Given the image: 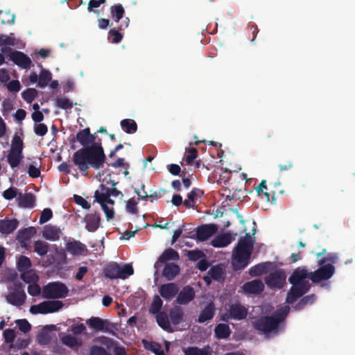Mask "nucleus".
<instances>
[{"instance_id":"nucleus-56","label":"nucleus","mask_w":355,"mask_h":355,"mask_svg":"<svg viewBox=\"0 0 355 355\" xmlns=\"http://www.w3.org/2000/svg\"><path fill=\"white\" fill-rule=\"evenodd\" d=\"M315 300V297L313 295L306 296L301 300L300 302L296 306V309H300L306 304H311Z\"/></svg>"},{"instance_id":"nucleus-34","label":"nucleus","mask_w":355,"mask_h":355,"mask_svg":"<svg viewBox=\"0 0 355 355\" xmlns=\"http://www.w3.org/2000/svg\"><path fill=\"white\" fill-rule=\"evenodd\" d=\"M51 73L47 70L42 69L39 75L37 86L40 88H44L51 82Z\"/></svg>"},{"instance_id":"nucleus-1","label":"nucleus","mask_w":355,"mask_h":355,"mask_svg":"<svg viewBox=\"0 0 355 355\" xmlns=\"http://www.w3.org/2000/svg\"><path fill=\"white\" fill-rule=\"evenodd\" d=\"M77 141L85 148L78 150L73 156V163L82 172H86L91 166L95 169L101 168L105 162V155L101 144L96 143V137L90 134L87 128L77 133Z\"/></svg>"},{"instance_id":"nucleus-47","label":"nucleus","mask_w":355,"mask_h":355,"mask_svg":"<svg viewBox=\"0 0 355 355\" xmlns=\"http://www.w3.org/2000/svg\"><path fill=\"white\" fill-rule=\"evenodd\" d=\"M0 44L4 45H15V38L13 33H10L9 35H1L0 37Z\"/></svg>"},{"instance_id":"nucleus-31","label":"nucleus","mask_w":355,"mask_h":355,"mask_svg":"<svg viewBox=\"0 0 355 355\" xmlns=\"http://www.w3.org/2000/svg\"><path fill=\"white\" fill-rule=\"evenodd\" d=\"M214 305L212 303L206 306L198 317V322H204L207 320H211L214 315Z\"/></svg>"},{"instance_id":"nucleus-14","label":"nucleus","mask_w":355,"mask_h":355,"mask_svg":"<svg viewBox=\"0 0 355 355\" xmlns=\"http://www.w3.org/2000/svg\"><path fill=\"white\" fill-rule=\"evenodd\" d=\"M10 58L17 65L23 69H28L31 67V60L22 52L12 51L10 53Z\"/></svg>"},{"instance_id":"nucleus-44","label":"nucleus","mask_w":355,"mask_h":355,"mask_svg":"<svg viewBox=\"0 0 355 355\" xmlns=\"http://www.w3.org/2000/svg\"><path fill=\"white\" fill-rule=\"evenodd\" d=\"M163 302L161 298L158 295H155L153 297L151 306L150 307L149 311L153 314H157L161 313L160 310L162 309Z\"/></svg>"},{"instance_id":"nucleus-46","label":"nucleus","mask_w":355,"mask_h":355,"mask_svg":"<svg viewBox=\"0 0 355 355\" xmlns=\"http://www.w3.org/2000/svg\"><path fill=\"white\" fill-rule=\"evenodd\" d=\"M0 19L3 24H13L15 19V15L10 12H1Z\"/></svg>"},{"instance_id":"nucleus-48","label":"nucleus","mask_w":355,"mask_h":355,"mask_svg":"<svg viewBox=\"0 0 355 355\" xmlns=\"http://www.w3.org/2000/svg\"><path fill=\"white\" fill-rule=\"evenodd\" d=\"M53 216V213L51 209L49 208L44 209L40 215V223L44 224L46 222H48Z\"/></svg>"},{"instance_id":"nucleus-43","label":"nucleus","mask_w":355,"mask_h":355,"mask_svg":"<svg viewBox=\"0 0 355 355\" xmlns=\"http://www.w3.org/2000/svg\"><path fill=\"white\" fill-rule=\"evenodd\" d=\"M37 96V91L34 88H28L21 93L22 98L27 103H31Z\"/></svg>"},{"instance_id":"nucleus-26","label":"nucleus","mask_w":355,"mask_h":355,"mask_svg":"<svg viewBox=\"0 0 355 355\" xmlns=\"http://www.w3.org/2000/svg\"><path fill=\"white\" fill-rule=\"evenodd\" d=\"M271 263L265 262L255 265L249 270L251 276H259L268 272Z\"/></svg>"},{"instance_id":"nucleus-11","label":"nucleus","mask_w":355,"mask_h":355,"mask_svg":"<svg viewBox=\"0 0 355 355\" xmlns=\"http://www.w3.org/2000/svg\"><path fill=\"white\" fill-rule=\"evenodd\" d=\"M6 297L8 303L19 306L24 304L26 296L22 286L17 285Z\"/></svg>"},{"instance_id":"nucleus-33","label":"nucleus","mask_w":355,"mask_h":355,"mask_svg":"<svg viewBox=\"0 0 355 355\" xmlns=\"http://www.w3.org/2000/svg\"><path fill=\"white\" fill-rule=\"evenodd\" d=\"M179 259L178 253L173 249L166 250L159 257L158 261L162 263H166L168 261H176Z\"/></svg>"},{"instance_id":"nucleus-20","label":"nucleus","mask_w":355,"mask_h":355,"mask_svg":"<svg viewBox=\"0 0 355 355\" xmlns=\"http://www.w3.org/2000/svg\"><path fill=\"white\" fill-rule=\"evenodd\" d=\"M61 235L62 230L59 227L53 225H46L42 232V237L51 241L59 240Z\"/></svg>"},{"instance_id":"nucleus-60","label":"nucleus","mask_w":355,"mask_h":355,"mask_svg":"<svg viewBox=\"0 0 355 355\" xmlns=\"http://www.w3.org/2000/svg\"><path fill=\"white\" fill-rule=\"evenodd\" d=\"M17 324L19 329L24 333L28 332L31 329L30 323L26 320H19L17 321Z\"/></svg>"},{"instance_id":"nucleus-57","label":"nucleus","mask_w":355,"mask_h":355,"mask_svg":"<svg viewBox=\"0 0 355 355\" xmlns=\"http://www.w3.org/2000/svg\"><path fill=\"white\" fill-rule=\"evenodd\" d=\"M3 338L8 343H12L15 338V334L13 329H7L3 331Z\"/></svg>"},{"instance_id":"nucleus-59","label":"nucleus","mask_w":355,"mask_h":355,"mask_svg":"<svg viewBox=\"0 0 355 355\" xmlns=\"http://www.w3.org/2000/svg\"><path fill=\"white\" fill-rule=\"evenodd\" d=\"M122 37V35L114 29H111L109 31V38L112 40L113 43H119Z\"/></svg>"},{"instance_id":"nucleus-35","label":"nucleus","mask_w":355,"mask_h":355,"mask_svg":"<svg viewBox=\"0 0 355 355\" xmlns=\"http://www.w3.org/2000/svg\"><path fill=\"white\" fill-rule=\"evenodd\" d=\"M215 334L218 338H226L230 334V329L226 324H219L215 328Z\"/></svg>"},{"instance_id":"nucleus-2","label":"nucleus","mask_w":355,"mask_h":355,"mask_svg":"<svg viewBox=\"0 0 355 355\" xmlns=\"http://www.w3.org/2000/svg\"><path fill=\"white\" fill-rule=\"evenodd\" d=\"M314 272H309L305 268H297L289 277V282L293 284L287 295L286 302L293 303L297 298L306 293L310 288L309 280L318 283L322 280L330 279L335 272V268L331 263L320 265Z\"/></svg>"},{"instance_id":"nucleus-10","label":"nucleus","mask_w":355,"mask_h":355,"mask_svg":"<svg viewBox=\"0 0 355 355\" xmlns=\"http://www.w3.org/2000/svg\"><path fill=\"white\" fill-rule=\"evenodd\" d=\"M248 313L247 309L240 304L236 303L230 305L228 313L223 314L221 320L227 321L229 319L242 320Z\"/></svg>"},{"instance_id":"nucleus-27","label":"nucleus","mask_w":355,"mask_h":355,"mask_svg":"<svg viewBox=\"0 0 355 355\" xmlns=\"http://www.w3.org/2000/svg\"><path fill=\"white\" fill-rule=\"evenodd\" d=\"M179 272L180 268L178 265L175 263H168L164 268L163 276L167 280H172L179 273Z\"/></svg>"},{"instance_id":"nucleus-63","label":"nucleus","mask_w":355,"mask_h":355,"mask_svg":"<svg viewBox=\"0 0 355 355\" xmlns=\"http://www.w3.org/2000/svg\"><path fill=\"white\" fill-rule=\"evenodd\" d=\"M187 256L189 260L197 261L203 256V253L200 250H191L188 252Z\"/></svg>"},{"instance_id":"nucleus-39","label":"nucleus","mask_w":355,"mask_h":355,"mask_svg":"<svg viewBox=\"0 0 355 355\" xmlns=\"http://www.w3.org/2000/svg\"><path fill=\"white\" fill-rule=\"evenodd\" d=\"M156 320L158 324L165 330L171 329V324L168 318V315L164 312H161L156 314Z\"/></svg>"},{"instance_id":"nucleus-22","label":"nucleus","mask_w":355,"mask_h":355,"mask_svg":"<svg viewBox=\"0 0 355 355\" xmlns=\"http://www.w3.org/2000/svg\"><path fill=\"white\" fill-rule=\"evenodd\" d=\"M243 289L247 293L258 294L263 291L264 284L261 280L254 279L244 284Z\"/></svg>"},{"instance_id":"nucleus-64","label":"nucleus","mask_w":355,"mask_h":355,"mask_svg":"<svg viewBox=\"0 0 355 355\" xmlns=\"http://www.w3.org/2000/svg\"><path fill=\"white\" fill-rule=\"evenodd\" d=\"M90 355H111L105 349L98 346H94L90 349Z\"/></svg>"},{"instance_id":"nucleus-5","label":"nucleus","mask_w":355,"mask_h":355,"mask_svg":"<svg viewBox=\"0 0 355 355\" xmlns=\"http://www.w3.org/2000/svg\"><path fill=\"white\" fill-rule=\"evenodd\" d=\"M119 194L121 192L116 189H110L103 184L101 185L99 190L95 191V201L101 205L107 220L112 219L114 216V201L110 198V196L117 197Z\"/></svg>"},{"instance_id":"nucleus-21","label":"nucleus","mask_w":355,"mask_h":355,"mask_svg":"<svg viewBox=\"0 0 355 355\" xmlns=\"http://www.w3.org/2000/svg\"><path fill=\"white\" fill-rule=\"evenodd\" d=\"M85 228L87 231L94 232L99 227L100 216L97 213L87 214L85 217Z\"/></svg>"},{"instance_id":"nucleus-53","label":"nucleus","mask_w":355,"mask_h":355,"mask_svg":"<svg viewBox=\"0 0 355 355\" xmlns=\"http://www.w3.org/2000/svg\"><path fill=\"white\" fill-rule=\"evenodd\" d=\"M48 131V128L44 123H37L34 126L35 133L40 137L44 136Z\"/></svg>"},{"instance_id":"nucleus-4","label":"nucleus","mask_w":355,"mask_h":355,"mask_svg":"<svg viewBox=\"0 0 355 355\" xmlns=\"http://www.w3.org/2000/svg\"><path fill=\"white\" fill-rule=\"evenodd\" d=\"M289 311L290 307L284 306L279 309L272 316L262 317L257 320L254 327L266 335L270 333L277 334L280 323L284 320Z\"/></svg>"},{"instance_id":"nucleus-62","label":"nucleus","mask_w":355,"mask_h":355,"mask_svg":"<svg viewBox=\"0 0 355 355\" xmlns=\"http://www.w3.org/2000/svg\"><path fill=\"white\" fill-rule=\"evenodd\" d=\"M28 173L30 177L36 178L40 177L41 172L40 169L37 166L31 164L28 166Z\"/></svg>"},{"instance_id":"nucleus-12","label":"nucleus","mask_w":355,"mask_h":355,"mask_svg":"<svg viewBox=\"0 0 355 355\" xmlns=\"http://www.w3.org/2000/svg\"><path fill=\"white\" fill-rule=\"evenodd\" d=\"M286 278L284 271L276 270L267 277L266 283L270 288H282L285 284Z\"/></svg>"},{"instance_id":"nucleus-42","label":"nucleus","mask_w":355,"mask_h":355,"mask_svg":"<svg viewBox=\"0 0 355 355\" xmlns=\"http://www.w3.org/2000/svg\"><path fill=\"white\" fill-rule=\"evenodd\" d=\"M110 12L112 19L118 22L123 17L124 9L121 4H117L111 7Z\"/></svg>"},{"instance_id":"nucleus-13","label":"nucleus","mask_w":355,"mask_h":355,"mask_svg":"<svg viewBox=\"0 0 355 355\" xmlns=\"http://www.w3.org/2000/svg\"><path fill=\"white\" fill-rule=\"evenodd\" d=\"M66 250L73 256L83 255L87 252V248L85 244L79 241L72 240L66 243Z\"/></svg>"},{"instance_id":"nucleus-37","label":"nucleus","mask_w":355,"mask_h":355,"mask_svg":"<svg viewBox=\"0 0 355 355\" xmlns=\"http://www.w3.org/2000/svg\"><path fill=\"white\" fill-rule=\"evenodd\" d=\"M183 311L181 308L175 306L170 311V318L174 324H178L182 322Z\"/></svg>"},{"instance_id":"nucleus-41","label":"nucleus","mask_w":355,"mask_h":355,"mask_svg":"<svg viewBox=\"0 0 355 355\" xmlns=\"http://www.w3.org/2000/svg\"><path fill=\"white\" fill-rule=\"evenodd\" d=\"M21 277L27 284L37 282L39 277L33 270L21 272Z\"/></svg>"},{"instance_id":"nucleus-18","label":"nucleus","mask_w":355,"mask_h":355,"mask_svg":"<svg viewBox=\"0 0 355 355\" xmlns=\"http://www.w3.org/2000/svg\"><path fill=\"white\" fill-rule=\"evenodd\" d=\"M60 339L62 343L72 349L77 350L79 347L83 344L82 340L78 339L76 337L67 334L65 333H60L59 334Z\"/></svg>"},{"instance_id":"nucleus-55","label":"nucleus","mask_w":355,"mask_h":355,"mask_svg":"<svg viewBox=\"0 0 355 355\" xmlns=\"http://www.w3.org/2000/svg\"><path fill=\"white\" fill-rule=\"evenodd\" d=\"M73 199L77 205H80L85 209H89L91 207L89 203L85 198L80 196L74 195Z\"/></svg>"},{"instance_id":"nucleus-38","label":"nucleus","mask_w":355,"mask_h":355,"mask_svg":"<svg viewBox=\"0 0 355 355\" xmlns=\"http://www.w3.org/2000/svg\"><path fill=\"white\" fill-rule=\"evenodd\" d=\"M146 349L150 350L155 355H165L160 344L155 342L143 341Z\"/></svg>"},{"instance_id":"nucleus-30","label":"nucleus","mask_w":355,"mask_h":355,"mask_svg":"<svg viewBox=\"0 0 355 355\" xmlns=\"http://www.w3.org/2000/svg\"><path fill=\"white\" fill-rule=\"evenodd\" d=\"M17 200L19 206L24 208H31L35 204V198L31 193L19 194Z\"/></svg>"},{"instance_id":"nucleus-15","label":"nucleus","mask_w":355,"mask_h":355,"mask_svg":"<svg viewBox=\"0 0 355 355\" xmlns=\"http://www.w3.org/2000/svg\"><path fill=\"white\" fill-rule=\"evenodd\" d=\"M217 231L215 225H205L197 228L196 237L199 241H204L213 236Z\"/></svg>"},{"instance_id":"nucleus-52","label":"nucleus","mask_w":355,"mask_h":355,"mask_svg":"<svg viewBox=\"0 0 355 355\" xmlns=\"http://www.w3.org/2000/svg\"><path fill=\"white\" fill-rule=\"evenodd\" d=\"M18 189L15 187H10L3 193V197L6 200H12L17 197Z\"/></svg>"},{"instance_id":"nucleus-19","label":"nucleus","mask_w":355,"mask_h":355,"mask_svg":"<svg viewBox=\"0 0 355 355\" xmlns=\"http://www.w3.org/2000/svg\"><path fill=\"white\" fill-rule=\"evenodd\" d=\"M202 190L194 188L187 195V198L184 201V205L187 208H193L196 206L199 199L203 196Z\"/></svg>"},{"instance_id":"nucleus-49","label":"nucleus","mask_w":355,"mask_h":355,"mask_svg":"<svg viewBox=\"0 0 355 355\" xmlns=\"http://www.w3.org/2000/svg\"><path fill=\"white\" fill-rule=\"evenodd\" d=\"M51 337L48 332L42 331L37 335L38 343L42 345H47L50 343Z\"/></svg>"},{"instance_id":"nucleus-25","label":"nucleus","mask_w":355,"mask_h":355,"mask_svg":"<svg viewBox=\"0 0 355 355\" xmlns=\"http://www.w3.org/2000/svg\"><path fill=\"white\" fill-rule=\"evenodd\" d=\"M185 355H212L210 347L206 346L200 349L197 347H189L183 349Z\"/></svg>"},{"instance_id":"nucleus-24","label":"nucleus","mask_w":355,"mask_h":355,"mask_svg":"<svg viewBox=\"0 0 355 355\" xmlns=\"http://www.w3.org/2000/svg\"><path fill=\"white\" fill-rule=\"evenodd\" d=\"M18 226V221L16 219L12 220H0V232L2 234H10Z\"/></svg>"},{"instance_id":"nucleus-29","label":"nucleus","mask_w":355,"mask_h":355,"mask_svg":"<svg viewBox=\"0 0 355 355\" xmlns=\"http://www.w3.org/2000/svg\"><path fill=\"white\" fill-rule=\"evenodd\" d=\"M107 323L108 322L107 320H103L98 317H92L87 321V324L89 327L98 331L103 330Z\"/></svg>"},{"instance_id":"nucleus-23","label":"nucleus","mask_w":355,"mask_h":355,"mask_svg":"<svg viewBox=\"0 0 355 355\" xmlns=\"http://www.w3.org/2000/svg\"><path fill=\"white\" fill-rule=\"evenodd\" d=\"M232 241V237L229 233H224L216 236L211 241V245L215 248H224L230 244Z\"/></svg>"},{"instance_id":"nucleus-58","label":"nucleus","mask_w":355,"mask_h":355,"mask_svg":"<svg viewBox=\"0 0 355 355\" xmlns=\"http://www.w3.org/2000/svg\"><path fill=\"white\" fill-rule=\"evenodd\" d=\"M137 202L134 199H130L126 202V210L130 214H137Z\"/></svg>"},{"instance_id":"nucleus-3","label":"nucleus","mask_w":355,"mask_h":355,"mask_svg":"<svg viewBox=\"0 0 355 355\" xmlns=\"http://www.w3.org/2000/svg\"><path fill=\"white\" fill-rule=\"evenodd\" d=\"M254 243V239L249 233L239 239L232 252V265L234 270L243 269L249 264Z\"/></svg>"},{"instance_id":"nucleus-16","label":"nucleus","mask_w":355,"mask_h":355,"mask_svg":"<svg viewBox=\"0 0 355 355\" xmlns=\"http://www.w3.org/2000/svg\"><path fill=\"white\" fill-rule=\"evenodd\" d=\"M179 288L175 283H168L163 284L159 288L161 296L166 300H171L178 293Z\"/></svg>"},{"instance_id":"nucleus-36","label":"nucleus","mask_w":355,"mask_h":355,"mask_svg":"<svg viewBox=\"0 0 355 355\" xmlns=\"http://www.w3.org/2000/svg\"><path fill=\"white\" fill-rule=\"evenodd\" d=\"M121 126L128 134H132L137 131V123L132 119H123L121 121Z\"/></svg>"},{"instance_id":"nucleus-9","label":"nucleus","mask_w":355,"mask_h":355,"mask_svg":"<svg viewBox=\"0 0 355 355\" xmlns=\"http://www.w3.org/2000/svg\"><path fill=\"white\" fill-rule=\"evenodd\" d=\"M63 306L61 301H44L38 304L33 305L30 308L32 314H46L58 311Z\"/></svg>"},{"instance_id":"nucleus-54","label":"nucleus","mask_w":355,"mask_h":355,"mask_svg":"<svg viewBox=\"0 0 355 355\" xmlns=\"http://www.w3.org/2000/svg\"><path fill=\"white\" fill-rule=\"evenodd\" d=\"M57 106L62 109H69L72 107L71 102L67 98H60L56 101Z\"/></svg>"},{"instance_id":"nucleus-32","label":"nucleus","mask_w":355,"mask_h":355,"mask_svg":"<svg viewBox=\"0 0 355 355\" xmlns=\"http://www.w3.org/2000/svg\"><path fill=\"white\" fill-rule=\"evenodd\" d=\"M208 274L213 279L218 282L223 281L225 277L224 269L219 266L212 267Z\"/></svg>"},{"instance_id":"nucleus-28","label":"nucleus","mask_w":355,"mask_h":355,"mask_svg":"<svg viewBox=\"0 0 355 355\" xmlns=\"http://www.w3.org/2000/svg\"><path fill=\"white\" fill-rule=\"evenodd\" d=\"M36 229L34 227H28L19 232L17 239L20 243H26L36 234Z\"/></svg>"},{"instance_id":"nucleus-61","label":"nucleus","mask_w":355,"mask_h":355,"mask_svg":"<svg viewBox=\"0 0 355 355\" xmlns=\"http://www.w3.org/2000/svg\"><path fill=\"white\" fill-rule=\"evenodd\" d=\"M7 88L11 92H17L21 88L20 83L19 80H11L8 83Z\"/></svg>"},{"instance_id":"nucleus-8","label":"nucleus","mask_w":355,"mask_h":355,"mask_svg":"<svg viewBox=\"0 0 355 355\" xmlns=\"http://www.w3.org/2000/svg\"><path fill=\"white\" fill-rule=\"evenodd\" d=\"M23 141L18 135H15L10 150L7 155V161L12 168L17 167L21 163L23 156Z\"/></svg>"},{"instance_id":"nucleus-7","label":"nucleus","mask_w":355,"mask_h":355,"mask_svg":"<svg viewBox=\"0 0 355 355\" xmlns=\"http://www.w3.org/2000/svg\"><path fill=\"white\" fill-rule=\"evenodd\" d=\"M69 289L60 282H49L42 288V295L44 299H60L67 296Z\"/></svg>"},{"instance_id":"nucleus-17","label":"nucleus","mask_w":355,"mask_h":355,"mask_svg":"<svg viewBox=\"0 0 355 355\" xmlns=\"http://www.w3.org/2000/svg\"><path fill=\"white\" fill-rule=\"evenodd\" d=\"M195 297V291L189 286L184 287L177 296V302L180 304H187Z\"/></svg>"},{"instance_id":"nucleus-40","label":"nucleus","mask_w":355,"mask_h":355,"mask_svg":"<svg viewBox=\"0 0 355 355\" xmlns=\"http://www.w3.org/2000/svg\"><path fill=\"white\" fill-rule=\"evenodd\" d=\"M49 250V244L42 241H36L34 243V251L40 256L46 255Z\"/></svg>"},{"instance_id":"nucleus-50","label":"nucleus","mask_w":355,"mask_h":355,"mask_svg":"<svg viewBox=\"0 0 355 355\" xmlns=\"http://www.w3.org/2000/svg\"><path fill=\"white\" fill-rule=\"evenodd\" d=\"M42 291V290L37 282L29 284L28 286V293L32 296H37Z\"/></svg>"},{"instance_id":"nucleus-45","label":"nucleus","mask_w":355,"mask_h":355,"mask_svg":"<svg viewBox=\"0 0 355 355\" xmlns=\"http://www.w3.org/2000/svg\"><path fill=\"white\" fill-rule=\"evenodd\" d=\"M31 266L29 258L25 256H21L17 261V268L19 271L24 272L28 270Z\"/></svg>"},{"instance_id":"nucleus-6","label":"nucleus","mask_w":355,"mask_h":355,"mask_svg":"<svg viewBox=\"0 0 355 355\" xmlns=\"http://www.w3.org/2000/svg\"><path fill=\"white\" fill-rule=\"evenodd\" d=\"M134 269L131 264H118L112 262L107 265L103 270V274L107 278L125 279L133 275Z\"/></svg>"},{"instance_id":"nucleus-51","label":"nucleus","mask_w":355,"mask_h":355,"mask_svg":"<svg viewBox=\"0 0 355 355\" xmlns=\"http://www.w3.org/2000/svg\"><path fill=\"white\" fill-rule=\"evenodd\" d=\"M338 260V256L334 253H330L324 258L319 261V265H323L327 263H331L332 265L336 263Z\"/></svg>"}]
</instances>
